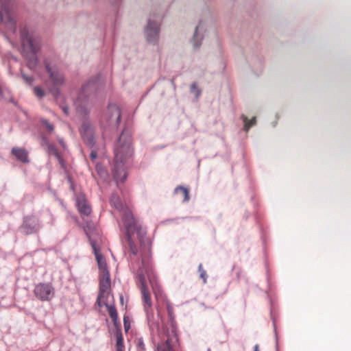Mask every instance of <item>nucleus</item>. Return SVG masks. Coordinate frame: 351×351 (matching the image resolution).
Segmentation results:
<instances>
[{
	"mask_svg": "<svg viewBox=\"0 0 351 351\" xmlns=\"http://www.w3.org/2000/svg\"><path fill=\"white\" fill-rule=\"evenodd\" d=\"M22 77L29 85H32V83L34 81V77L32 76H28L22 73Z\"/></svg>",
	"mask_w": 351,
	"mask_h": 351,
	"instance_id": "nucleus-32",
	"label": "nucleus"
},
{
	"mask_svg": "<svg viewBox=\"0 0 351 351\" xmlns=\"http://www.w3.org/2000/svg\"><path fill=\"white\" fill-rule=\"evenodd\" d=\"M167 313H168V316H169V320L171 323V334H168L167 335V339L164 341H161L160 343H158L156 346V351H158V347L162 345V344H164L167 342L169 343L171 348L173 350V351H176L175 350V345L176 343H178V335H177V329H176V322H175V315H174V311H173V305L169 302H167Z\"/></svg>",
	"mask_w": 351,
	"mask_h": 351,
	"instance_id": "nucleus-7",
	"label": "nucleus"
},
{
	"mask_svg": "<svg viewBox=\"0 0 351 351\" xmlns=\"http://www.w3.org/2000/svg\"><path fill=\"white\" fill-rule=\"evenodd\" d=\"M103 306H106V307L108 309V314L110 317L112 319V321L116 328H121V324L119 320L118 313L117 308L114 304H108L106 302L102 301Z\"/></svg>",
	"mask_w": 351,
	"mask_h": 351,
	"instance_id": "nucleus-18",
	"label": "nucleus"
},
{
	"mask_svg": "<svg viewBox=\"0 0 351 351\" xmlns=\"http://www.w3.org/2000/svg\"><path fill=\"white\" fill-rule=\"evenodd\" d=\"M0 96L3 97V88L1 85H0Z\"/></svg>",
	"mask_w": 351,
	"mask_h": 351,
	"instance_id": "nucleus-37",
	"label": "nucleus"
},
{
	"mask_svg": "<svg viewBox=\"0 0 351 351\" xmlns=\"http://www.w3.org/2000/svg\"><path fill=\"white\" fill-rule=\"evenodd\" d=\"M198 271L199 272L200 278L203 280L204 282H206L207 274L206 271L203 269L202 265L200 263L198 266Z\"/></svg>",
	"mask_w": 351,
	"mask_h": 351,
	"instance_id": "nucleus-29",
	"label": "nucleus"
},
{
	"mask_svg": "<svg viewBox=\"0 0 351 351\" xmlns=\"http://www.w3.org/2000/svg\"><path fill=\"white\" fill-rule=\"evenodd\" d=\"M55 288L51 282H39L33 290L34 296L41 302H50L55 296Z\"/></svg>",
	"mask_w": 351,
	"mask_h": 351,
	"instance_id": "nucleus-8",
	"label": "nucleus"
},
{
	"mask_svg": "<svg viewBox=\"0 0 351 351\" xmlns=\"http://www.w3.org/2000/svg\"><path fill=\"white\" fill-rule=\"evenodd\" d=\"M123 325H124V329H125V332H127L130 328V323L129 321V318L127 316H124V317H123Z\"/></svg>",
	"mask_w": 351,
	"mask_h": 351,
	"instance_id": "nucleus-31",
	"label": "nucleus"
},
{
	"mask_svg": "<svg viewBox=\"0 0 351 351\" xmlns=\"http://www.w3.org/2000/svg\"><path fill=\"white\" fill-rule=\"evenodd\" d=\"M200 28V25H197L193 36L194 44H200L202 41V36L199 34V29Z\"/></svg>",
	"mask_w": 351,
	"mask_h": 351,
	"instance_id": "nucleus-26",
	"label": "nucleus"
},
{
	"mask_svg": "<svg viewBox=\"0 0 351 351\" xmlns=\"http://www.w3.org/2000/svg\"><path fill=\"white\" fill-rule=\"evenodd\" d=\"M135 343L137 351H145V345L143 337H137L135 339Z\"/></svg>",
	"mask_w": 351,
	"mask_h": 351,
	"instance_id": "nucleus-25",
	"label": "nucleus"
},
{
	"mask_svg": "<svg viewBox=\"0 0 351 351\" xmlns=\"http://www.w3.org/2000/svg\"><path fill=\"white\" fill-rule=\"evenodd\" d=\"M108 110L111 113L110 119H112V117L114 115L116 117L117 124L119 125L121 121V117L120 108L117 105L112 104L108 106Z\"/></svg>",
	"mask_w": 351,
	"mask_h": 351,
	"instance_id": "nucleus-20",
	"label": "nucleus"
},
{
	"mask_svg": "<svg viewBox=\"0 0 351 351\" xmlns=\"http://www.w3.org/2000/svg\"><path fill=\"white\" fill-rule=\"evenodd\" d=\"M133 155L132 147V134L130 131L124 128L118 139L114 149V164L112 175L117 183L124 182L127 178L125 163Z\"/></svg>",
	"mask_w": 351,
	"mask_h": 351,
	"instance_id": "nucleus-2",
	"label": "nucleus"
},
{
	"mask_svg": "<svg viewBox=\"0 0 351 351\" xmlns=\"http://www.w3.org/2000/svg\"><path fill=\"white\" fill-rule=\"evenodd\" d=\"M97 157V152L95 150H92L90 154V158L93 162L95 160Z\"/></svg>",
	"mask_w": 351,
	"mask_h": 351,
	"instance_id": "nucleus-35",
	"label": "nucleus"
},
{
	"mask_svg": "<svg viewBox=\"0 0 351 351\" xmlns=\"http://www.w3.org/2000/svg\"><path fill=\"white\" fill-rule=\"evenodd\" d=\"M21 44H36L38 35L35 31L25 27L20 32Z\"/></svg>",
	"mask_w": 351,
	"mask_h": 351,
	"instance_id": "nucleus-16",
	"label": "nucleus"
},
{
	"mask_svg": "<svg viewBox=\"0 0 351 351\" xmlns=\"http://www.w3.org/2000/svg\"><path fill=\"white\" fill-rule=\"evenodd\" d=\"M115 335L117 338L116 351H124L123 337L121 328L116 329Z\"/></svg>",
	"mask_w": 351,
	"mask_h": 351,
	"instance_id": "nucleus-22",
	"label": "nucleus"
},
{
	"mask_svg": "<svg viewBox=\"0 0 351 351\" xmlns=\"http://www.w3.org/2000/svg\"><path fill=\"white\" fill-rule=\"evenodd\" d=\"M57 141L64 149L66 148V145L62 138L58 137Z\"/></svg>",
	"mask_w": 351,
	"mask_h": 351,
	"instance_id": "nucleus-34",
	"label": "nucleus"
},
{
	"mask_svg": "<svg viewBox=\"0 0 351 351\" xmlns=\"http://www.w3.org/2000/svg\"><path fill=\"white\" fill-rule=\"evenodd\" d=\"M121 302H123V296H121Z\"/></svg>",
	"mask_w": 351,
	"mask_h": 351,
	"instance_id": "nucleus-39",
	"label": "nucleus"
},
{
	"mask_svg": "<svg viewBox=\"0 0 351 351\" xmlns=\"http://www.w3.org/2000/svg\"><path fill=\"white\" fill-rule=\"evenodd\" d=\"M111 286L109 272L99 274V293L96 303L99 307L103 306L102 300L107 299L109 295L108 290Z\"/></svg>",
	"mask_w": 351,
	"mask_h": 351,
	"instance_id": "nucleus-13",
	"label": "nucleus"
},
{
	"mask_svg": "<svg viewBox=\"0 0 351 351\" xmlns=\"http://www.w3.org/2000/svg\"><path fill=\"white\" fill-rule=\"evenodd\" d=\"M75 204L82 217H88L90 215L92 211L91 206L84 193H80L76 195Z\"/></svg>",
	"mask_w": 351,
	"mask_h": 351,
	"instance_id": "nucleus-15",
	"label": "nucleus"
},
{
	"mask_svg": "<svg viewBox=\"0 0 351 351\" xmlns=\"http://www.w3.org/2000/svg\"><path fill=\"white\" fill-rule=\"evenodd\" d=\"M158 351H173L168 342L164 343V344H162L160 345L159 347H158Z\"/></svg>",
	"mask_w": 351,
	"mask_h": 351,
	"instance_id": "nucleus-30",
	"label": "nucleus"
},
{
	"mask_svg": "<svg viewBox=\"0 0 351 351\" xmlns=\"http://www.w3.org/2000/svg\"><path fill=\"white\" fill-rule=\"evenodd\" d=\"M241 118L244 122V130L248 131L249 129L256 124V117H253L250 121H247V117L243 114Z\"/></svg>",
	"mask_w": 351,
	"mask_h": 351,
	"instance_id": "nucleus-24",
	"label": "nucleus"
},
{
	"mask_svg": "<svg viewBox=\"0 0 351 351\" xmlns=\"http://www.w3.org/2000/svg\"><path fill=\"white\" fill-rule=\"evenodd\" d=\"M110 204L119 211L122 212V221L125 229V237L130 247V240L134 243L132 240V235L136 234L138 239L140 247L143 246L142 240L150 239L146 236V231L143 229L138 221L135 219L132 211L125 206L121 201L120 197L117 193H112L110 198ZM130 249L128 250V251Z\"/></svg>",
	"mask_w": 351,
	"mask_h": 351,
	"instance_id": "nucleus-3",
	"label": "nucleus"
},
{
	"mask_svg": "<svg viewBox=\"0 0 351 351\" xmlns=\"http://www.w3.org/2000/svg\"><path fill=\"white\" fill-rule=\"evenodd\" d=\"M191 92L194 93L197 98H198L202 93V90L197 88L196 82H193L191 85Z\"/></svg>",
	"mask_w": 351,
	"mask_h": 351,
	"instance_id": "nucleus-28",
	"label": "nucleus"
},
{
	"mask_svg": "<svg viewBox=\"0 0 351 351\" xmlns=\"http://www.w3.org/2000/svg\"><path fill=\"white\" fill-rule=\"evenodd\" d=\"M41 139H42V146H47L49 144H50L51 143L49 142V138L47 136H46L45 135H43L42 137H41Z\"/></svg>",
	"mask_w": 351,
	"mask_h": 351,
	"instance_id": "nucleus-33",
	"label": "nucleus"
},
{
	"mask_svg": "<svg viewBox=\"0 0 351 351\" xmlns=\"http://www.w3.org/2000/svg\"><path fill=\"white\" fill-rule=\"evenodd\" d=\"M45 151L49 155H53L57 158V160H58L59 163L62 165V167L64 166V160L63 159V157L58 152L57 148L56 147L53 143H50L47 146H46Z\"/></svg>",
	"mask_w": 351,
	"mask_h": 351,
	"instance_id": "nucleus-19",
	"label": "nucleus"
},
{
	"mask_svg": "<svg viewBox=\"0 0 351 351\" xmlns=\"http://www.w3.org/2000/svg\"><path fill=\"white\" fill-rule=\"evenodd\" d=\"M45 65L49 74V80L46 82V85L50 93L57 99L60 95V88L64 82V76L61 72L52 70L47 62H45Z\"/></svg>",
	"mask_w": 351,
	"mask_h": 351,
	"instance_id": "nucleus-5",
	"label": "nucleus"
},
{
	"mask_svg": "<svg viewBox=\"0 0 351 351\" xmlns=\"http://www.w3.org/2000/svg\"><path fill=\"white\" fill-rule=\"evenodd\" d=\"M83 143L89 148H93L96 145L95 128L88 121L82 122L79 130Z\"/></svg>",
	"mask_w": 351,
	"mask_h": 351,
	"instance_id": "nucleus-12",
	"label": "nucleus"
},
{
	"mask_svg": "<svg viewBox=\"0 0 351 351\" xmlns=\"http://www.w3.org/2000/svg\"><path fill=\"white\" fill-rule=\"evenodd\" d=\"M84 230L95 256L100 271L99 274L109 272L106 260L101 252L100 245L102 243L101 230L92 221H86Z\"/></svg>",
	"mask_w": 351,
	"mask_h": 351,
	"instance_id": "nucleus-4",
	"label": "nucleus"
},
{
	"mask_svg": "<svg viewBox=\"0 0 351 351\" xmlns=\"http://www.w3.org/2000/svg\"><path fill=\"white\" fill-rule=\"evenodd\" d=\"M40 123L42 127H43L46 132L49 134H53L55 130V127L53 123H50L46 119L42 118L40 119Z\"/></svg>",
	"mask_w": 351,
	"mask_h": 351,
	"instance_id": "nucleus-23",
	"label": "nucleus"
},
{
	"mask_svg": "<svg viewBox=\"0 0 351 351\" xmlns=\"http://www.w3.org/2000/svg\"><path fill=\"white\" fill-rule=\"evenodd\" d=\"M13 1L14 0H0V23H3L14 32L16 29V21L12 8Z\"/></svg>",
	"mask_w": 351,
	"mask_h": 351,
	"instance_id": "nucleus-6",
	"label": "nucleus"
},
{
	"mask_svg": "<svg viewBox=\"0 0 351 351\" xmlns=\"http://www.w3.org/2000/svg\"><path fill=\"white\" fill-rule=\"evenodd\" d=\"M254 351H259L258 350V345H255L254 347Z\"/></svg>",
	"mask_w": 351,
	"mask_h": 351,
	"instance_id": "nucleus-38",
	"label": "nucleus"
},
{
	"mask_svg": "<svg viewBox=\"0 0 351 351\" xmlns=\"http://www.w3.org/2000/svg\"><path fill=\"white\" fill-rule=\"evenodd\" d=\"M130 241V250L128 251L129 267L134 278L137 280L143 302V308L147 317V324L151 332L158 331L160 325L154 319L152 310V302L147 285L146 277L149 278L153 274L154 267L152 261V241L151 239L142 240L143 246L138 247L134 243Z\"/></svg>",
	"mask_w": 351,
	"mask_h": 351,
	"instance_id": "nucleus-1",
	"label": "nucleus"
},
{
	"mask_svg": "<svg viewBox=\"0 0 351 351\" xmlns=\"http://www.w3.org/2000/svg\"><path fill=\"white\" fill-rule=\"evenodd\" d=\"M41 227L42 223L38 217L29 215L23 217L20 230L24 234L29 235L38 232Z\"/></svg>",
	"mask_w": 351,
	"mask_h": 351,
	"instance_id": "nucleus-10",
	"label": "nucleus"
},
{
	"mask_svg": "<svg viewBox=\"0 0 351 351\" xmlns=\"http://www.w3.org/2000/svg\"><path fill=\"white\" fill-rule=\"evenodd\" d=\"M160 32V22L158 20L148 19L147 25L145 29V36L148 42L158 40Z\"/></svg>",
	"mask_w": 351,
	"mask_h": 351,
	"instance_id": "nucleus-14",
	"label": "nucleus"
},
{
	"mask_svg": "<svg viewBox=\"0 0 351 351\" xmlns=\"http://www.w3.org/2000/svg\"><path fill=\"white\" fill-rule=\"evenodd\" d=\"M62 110L66 115H69V108L67 106H63Z\"/></svg>",
	"mask_w": 351,
	"mask_h": 351,
	"instance_id": "nucleus-36",
	"label": "nucleus"
},
{
	"mask_svg": "<svg viewBox=\"0 0 351 351\" xmlns=\"http://www.w3.org/2000/svg\"><path fill=\"white\" fill-rule=\"evenodd\" d=\"M34 93L35 95L40 99L43 98L45 95V90L38 86L34 88Z\"/></svg>",
	"mask_w": 351,
	"mask_h": 351,
	"instance_id": "nucleus-27",
	"label": "nucleus"
},
{
	"mask_svg": "<svg viewBox=\"0 0 351 351\" xmlns=\"http://www.w3.org/2000/svg\"><path fill=\"white\" fill-rule=\"evenodd\" d=\"M96 88V80H90L83 84L78 97L75 102L76 109L78 112H86V104L88 93Z\"/></svg>",
	"mask_w": 351,
	"mask_h": 351,
	"instance_id": "nucleus-9",
	"label": "nucleus"
},
{
	"mask_svg": "<svg viewBox=\"0 0 351 351\" xmlns=\"http://www.w3.org/2000/svg\"><path fill=\"white\" fill-rule=\"evenodd\" d=\"M11 154L18 161L23 163H28L29 162L28 152L25 148L14 147L11 150Z\"/></svg>",
	"mask_w": 351,
	"mask_h": 351,
	"instance_id": "nucleus-17",
	"label": "nucleus"
},
{
	"mask_svg": "<svg viewBox=\"0 0 351 351\" xmlns=\"http://www.w3.org/2000/svg\"><path fill=\"white\" fill-rule=\"evenodd\" d=\"M22 56L27 60V66L34 70L38 64L37 53L40 50V45H20Z\"/></svg>",
	"mask_w": 351,
	"mask_h": 351,
	"instance_id": "nucleus-11",
	"label": "nucleus"
},
{
	"mask_svg": "<svg viewBox=\"0 0 351 351\" xmlns=\"http://www.w3.org/2000/svg\"><path fill=\"white\" fill-rule=\"evenodd\" d=\"M174 193L175 194L181 193L182 196L183 197V199H182L183 202H188L190 199L189 189L183 186H178L174 189Z\"/></svg>",
	"mask_w": 351,
	"mask_h": 351,
	"instance_id": "nucleus-21",
	"label": "nucleus"
}]
</instances>
